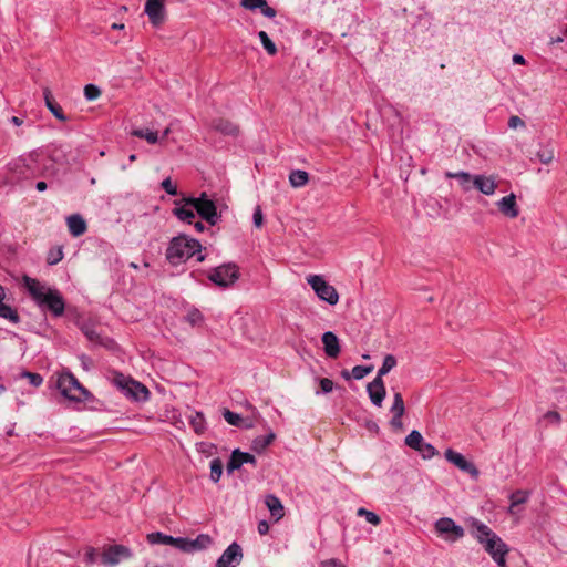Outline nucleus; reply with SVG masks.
<instances>
[{
    "instance_id": "nucleus-7",
    "label": "nucleus",
    "mask_w": 567,
    "mask_h": 567,
    "mask_svg": "<svg viewBox=\"0 0 567 567\" xmlns=\"http://www.w3.org/2000/svg\"><path fill=\"white\" fill-rule=\"evenodd\" d=\"M114 384L121 389L127 398L134 401H146L150 396V391L144 384L122 373H117L114 377Z\"/></svg>"
},
{
    "instance_id": "nucleus-60",
    "label": "nucleus",
    "mask_w": 567,
    "mask_h": 567,
    "mask_svg": "<svg viewBox=\"0 0 567 567\" xmlns=\"http://www.w3.org/2000/svg\"><path fill=\"white\" fill-rule=\"evenodd\" d=\"M245 429H251L254 426V422L250 420H243L241 425Z\"/></svg>"
},
{
    "instance_id": "nucleus-64",
    "label": "nucleus",
    "mask_w": 567,
    "mask_h": 567,
    "mask_svg": "<svg viewBox=\"0 0 567 567\" xmlns=\"http://www.w3.org/2000/svg\"><path fill=\"white\" fill-rule=\"evenodd\" d=\"M112 29H114V30H123L124 29V24L123 23H113L112 24Z\"/></svg>"
},
{
    "instance_id": "nucleus-8",
    "label": "nucleus",
    "mask_w": 567,
    "mask_h": 567,
    "mask_svg": "<svg viewBox=\"0 0 567 567\" xmlns=\"http://www.w3.org/2000/svg\"><path fill=\"white\" fill-rule=\"evenodd\" d=\"M307 282L316 292L317 297L327 303L334 306L339 301V293L336 288L329 285L321 276L310 275L307 277Z\"/></svg>"
},
{
    "instance_id": "nucleus-13",
    "label": "nucleus",
    "mask_w": 567,
    "mask_h": 567,
    "mask_svg": "<svg viewBox=\"0 0 567 567\" xmlns=\"http://www.w3.org/2000/svg\"><path fill=\"white\" fill-rule=\"evenodd\" d=\"M435 530L441 535H450L451 540H457L464 536V528L452 518L442 517L435 522Z\"/></svg>"
},
{
    "instance_id": "nucleus-51",
    "label": "nucleus",
    "mask_w": 567,
    "mask_h": 567,
    "mask_svg": "<svg viewBox=\"0 0 567 567\" xmlns=\"http://www.w3.org/2000/svg\"><path fill=\"white\" fill-rule=\"evenodd\" d=\"M508 126L509 128L516 130L518 127H525V123L519 116L512 115L508 120Z\"/></svg>"
},
{
    "instance_id": "nucleus-26",
    "label": "nucleus",
    "mask_w": 567,
    "mask_h": 567,
    "mask_svg": "<svg viewBox=\"0 0 567 567\" xmlns=\"http://www.w3.org/2000/svg\"><path fill=\"white\" fill-rule=\"evenodd\" d=\"M4 289L0 285V317L9 320L12 323H18L20 321V317L16 309H13L11 306L4 303Z\"/></svg>"
},
{
    "instance_id": "nucleus-34",
    "label": "nucleus",
    "mask_w": 567,
    "mask_h": 567,
    "mask_svg": "<svg viewBox=\"0 0 567 567\" xmlns=\"http://www.w3.org/2000/svg\"><path fill=\"white\" fill-rule=\"evenodd\" d=\"M190 425L197 434L204 433L206 429V421L202 412H196L190 416Z\"/></svg>"
},
{
    "instance_id": "nucleus-25",
    "label": "nucleus",
    "mask_w": 567,
    "mask_h": 567,
    "mask_svg": "<svg viewBox=\"0 0 567 567\" xmlns=\"http://www.w3.org/2000/svg\"><path fill=\"white\" fill-rule=\"evenodd\" d=\"M69 231L72 236L79 237L86 231V223L79 214H73L66 218Z\"/></svg>"
},
{
    "instance_id": "nucleus-48",
    "label": "nucleus",
    "mask_w": 567,
    "mask_h": 567,
    "mask_svg": "<svg viewBox=\"0 0 567 567\" xmlns=\"http://www.w3.org/2000/svg\"><path fill=\"white\" fill-rule=\"evenodd\" d=\"M527 501V496L524 492L517 491L516 493H513L511 496V506H517L519 504H523Z\"/></svg>"
},
{
    "instance_id": "nucleus-42",
    "label": "nucleus",
    "mask_w": 567,
    "mask_h": 567,
    "mask_svg": "<svg viewBox=\"0 0 567 567\" xmlns=\"http://www.w3.org/2000/svg\"><path fill=\"white\" fill-rule=\"evenodd\" d=\"M185 319L189 324L196 326V324H199L204 320V317L198 309L194 308L187 312Z\"/></svg>"
},
{
    "instance_id": "nucleus-32",
    "label": "nucleus",
    "mask_w": 567,
    "mask_h": 567,
    "mask_svg": "<svg viewBox=\"0 0 567 567\" xmlns=\"http://www.w3.org/2000/svg\"><path fill=\"white\" fill-rule=\"evenodd\" d=\"M396 365V359L393 354H386L383 359L382 365L378 371L377 378H383Z\"/></svg>"
},
{
    "instance_id": "nucleus-62",
    "label": "nucleus",
    "mask_w": 567,
    "mask_h": 567,
    "mask_svg": "<svg viewBox=\"0 0 567 567\" xmlns=\"http://www.w3.org/2000/svg\"><path fill=\"white\" fill-rule=\"evenodd\" d=\"M194 226H195L197 231H204V229H205V226H204V224L202 221H196L194 224Z\"/></svg>"
},
{
    "instance_id": "nucleus-21",
    "label": "nucleus",
    "mask_w": 567,
    "mask_h": 567,
    "mask_svg": "<svg viewBox=\"0 0 567 567\" xmlns=\"http://www.w3.org/2000/svg\"><path fill=\"white\" fill-rule=\"evenodd\" d=\"M213 539L207 534H199L195 539L185 538L183 551L184 553H194L198 550L206 549L209 545H212Z\"/></svg>"
},
{
    "instance_id": "nucleus-18",
    "label": "nucleus",
    "mask_w": 567,
    "mask_h": 567,
    "mask_svg": "<svg viewBox=\"0 0 567 567\" xmlns=\"http://www.w3.org/2000/svg\"><path fill=\"white\" fill-rule=\"evenodd\" d=\"M496 205L505 217L516 218L519 215L516 196L513 193L499 199Z\"/></svg>"
},
{
    "instance_id": "nucleus-43",
    "label": "nucleus",
    "mask_w": 567,
    "mask_h": 567,
    "mask_svg": "<svg viewBox=\"0 0 567 567\" xmlns=\"http://www.w3.org/2000/svg\"><path fill=\"white\" fill-rule=\"evenodd\" d=\"M101 95V90L94 84L84 86V96L87 101L96 100Z\"/></svg>"
},
{
    "instance_id": "nucleus-29",
    "label": "nucleus",
    "mask_w": 567,
    "mask_h": 567,
    "mask_svg": "<svg viewBox=\"0 0 567 567\" xmlns=\"http://www.w3.org/2000/svg\"><path fill=\"white\" fill-rule=\"evenodd\" d=\"M445 176H446V178L458 179L460 185L462 186V188L465 192L472 189V187H473V176L467 172H463V171L456 172V173L446 172Z\"/></svg>"
},
{
    "instance_id": "nucleus-20",
    "label": "nucleus",
    "mask_w": 567,
    "mask_h": 567,
    "mask_svg": "<svg viewBox=\"0 0 567 567\" xmlns=\"http://www.w3.org/2000/svg\"><path fill=\"white\" fill-rule=\"evenodd\" d=\"M473 187L484 195H493L497 183L493 176L475 175L473 176Z\"/></svg>"
},
{
    "instance_id": "nucleus-45",
    "label": "nucleus",
    "mask_w": 567,
    "mask_h": 567,
    "mask_svg": "<svg viewBox=\"0 0 567 567\" xmlns=\"http://www.w3.org/2000/svg\"><path fill=\"white\" fill-rule=\"evenodd\" d=\"M240 4L248 10H261L262 6H266V0H241Z\"/></svg>"
},
{
    "instance_id": "nucleus-61",
    "label": "nucleus",
    "mask_w": 567,
    "mask_h": 567,
    "mask_svg": "<svg viewBox=\"0 0 567 567\" xmlns=\"http://www.w3.org/2000/svg\"><path fill=\"white\" fill-rule=\"evenodd\" d=\"M80 359H81V361H82V363H83L84 369H85V370H89L87 361H89L90 359H89L85 354H82V355L80 357Z\"/></svg>"
},
{
    "instance_id": "nucleus-55",
    "label": "nucleus",
    "mask_w": 567,
    "mask_h": 567,
    "mask_svg": "<svg viewBox=\"0 0 567 567\" xmlns=\"http://www.w3.org/2000/svg\"><path fill=\"white\" fill-rule=\"evenodd\" d=\"M257 528L260 535H266L269 532V524L266 520H260Z\"/></svg>"
},
{
    "instance_id": "nucleus-15",
    "label": "nucleus",
    "mask_w": 567,
    "mask_h": 567,
    "mask_svg": "<svg viewBox=\"0 0 567 567\" xmlns=\"http://www.w3.org/2000/svg\"><path fill=\"white\" fill-rule=\"evenodd\" d=\"M244 464L256 465L255 456L248 452H241L239 449L234 450L226 466L227 473L231 474L235 470L240 468Z\"/></svg>"
},
{
    "instance_id": "nucleus-19",
    "label": "nucleus",
    "mask_w": 567,
    "mask_h": 567,
    "mask_svg": "<svg viewBox=\"0 0 567 567\" xmlns=\"http://www.w3.org/2000/svg\"><path fill=\"white\" fill-rule=\"evenodd\" d=\"M405 406L404 401L400 392H395L393 395V403L390 409V412L393 414L390 424L393 427L400 429L402 427V416L404 414Z\"/></svg>"
},
{
    "instance_id": "nucleus-9",
    "label": "nucleus",
    "mask_w": 567,
    "mask_h": 567,
    "mask_svg": "<svg viewBox=\"0 0 567 567\" xmlns=\"http://www.w3.org/2000/svg\"><path fill=\"white\" fill-rule=\"evenodd\" d=\"M133 556L131 548L124 545H110L105 547L101 555V563L105 566H115Z\"/></svg>"
},
{
    "instance_id": "nucleus-37",
    "label": "nucleus",
    "mask_w": 567,
    "mask_h": 567,
    "mask_svg": "<svg viewBox=\"0 0 567 567\" xmlns=\"http://www.w3.org/2000/svg\"><path fill=\"white\" fill-rule=\"evenodd\" d=\"M173 213L178 219L188 224H192L193 219L195 218V213L192 209L185 207H176Z\"/></svg>"
},
{
    "instance_id": "nucleus-59",
    "label": "nucleus",
    "mask_w": 567,
    "mask_h": 567,
    "mask_svg": "<svg viewBox=\"0 0 567 567\" xmlns=\"http://www.w3.org/2000/svg\"><path fill=\"white\" fill-rule=\"evenodd\" d=\"M10 122H11L13 125H16V126H20V125H22L23 120H22L21 117H18V116H12V117L10 118Z\"/></svg>"
},
{
    "instance_id": "nucleus-30",
    "label": "nucleus",
    "mask_w": 567,
    "mask_h": 567,
    "mask_svg": "<svg viewBox=\"0 0 567 567\" xmlns=\"http://www.w3.org/2000/svg\"><path fill=\"white\" fill-rule=\"evenodd\" d=\"M275 437L276 435L274 432L255 437L251 443L252 451L257 453L264 452L274 442Z\"/></svg>"
},
{
    "instance_id": "nucleus-2",
    "label": "nucleus",
    "mask_w": 567,
    "mask_h": 567,
    "mask_svg": "<svg viewBox=\"0 0 567 567\" xmlns=\"http://www.w3.org/2000/svg\"><path fill=\"white\" fill-rule=\"evenodd\" d=\"M23 284L40 307H47L54 317H61L64 313L65 302L59 290L47 288L28 276L23 277Z\"/></svg>"
},
{
    "instance_id": "nucleus-38",
    "label": "nucleus",
    "mask_w": 567,
    "mask_h": 567,
    "mask_svg": "<svg viewBox=\"0 0 567 567\" xmlns=\"http://www.w3.org/2000/svg\"><path fill=\"white\" fill-rule=\"evenodd\" d=\"M357 515L360 516V517H364L367 519L368 523L377 526L380 524L381 519L380 517L371 512V511H368L363 507H360L358 511H357Z\"/></svg>"
},
{
    "instance_id": "nucleus-28",
    "label": "nucleus",
    "mask_w": 567,
    "mask_h": 567,
    "mask_svg": "<svg viewBox=\"0 0 567 567\" xmlns=\"http://www.w3.org/2000/svg\"><path fill=\"white\" fill-rule=\"evenodd\" d=\"M80 330L83 332V334L87 338L89 341L93 343L101 344L102 339L101 336L95 330V326L92 321H82L80 324Z\"/></svg>"
},
{
    "instance_id": "nucleus-10",
    "label": "nucleus",
    "mask_w": 567,
    "mask_h": 567,
    "mask_svg": "<svg viewBox=\"0 0 567 567\" xmlns=\"http://www.w3.org/2000/svg\"><path fill=\"white\" fill-rule=\"evenodd\" d=\"M405 444L410 449L419 452L424 460L432 458L439 453L431 443H427L423 440L422 434L417 430L410 432V434L405 437Z\"/></svg>"
},
{
    "instance_id": "nucleus-57",
    "label": "nucleus",
    "mask_w": 567,
    "mask_h": 567,
    "mask_svg": "<svg viewBox=\"0 0 567 567\" xmlns=\"http://www.w3.org/2000/svg\"><path fill=\"white\" fill-rule=\"evenodd\" d=\"M513 62H514L515 64H525V63H526V60H525V58H524L523 55H520V54H514V55H513Z\"/></svg>"
},
{
    "instance_id": "nucleus-12",
    "label": "nucleus",
    "mask_w": 567,
    "mask_h": 567,
    "mask_svg": "<svg viewBox=\"0 0 567 567\" xmlns=\"http://www.w3.org/2000/svg\"><path fill=\"white\" fill-rule=\"evenodd\" d=\"M444 456L447 462L455 465L461 471L470 474L472 477H477L480 472L477 467L470 461H467L461 453L454 451L453 449H447L444 453Z\"/></svg>"
},
{
    "instance_id": "nucleus-22",
    "label": "nucleus",
    "mask_w": 567,
    "mask_h": 567,
    "mask_svg": "<svg viewBox=\"0 0 567 567\" xmlns=\"http://www.w3.org/2000/svg\"><path fill=\"white\" fill-rule=\"evenodd\" d=\"M323 350L329 358H337L340 354L338 337L332 331H327L321 337Z\"/></svg>"
},
{
    "instance_id": "nucleus-58",
    "label": "nucleus",
    "mask_w": 567,
    "mask_h": 567,
    "mask_svg": "<svg viewBox=\"0 0 567 567\" xmlns=\"http://www.w3.org/2000/svg\"><path fill=\"white\" fill-rule=\"evenodd\" d=\"M48 185L45 182L43 181H40L37 183L35 185V188L39 190V192H44L47 189Z\"/></svg>"
},
{
    "instance_id": "nucleus-35",
    "label": "nucleus",
    "mask_w": 567,
    "mask_h": 567,
    "mask_svg": "<svg viewBox=\"0 0 567 567\" xmlns=\"http://www.w3.org/2000/svg\"><path fill=\"white\" fill-rule=\"evenodd\" d=\"M134 136H137L140 138L146 140L150 144H155L158 142V134L157 132L151 131L148 128H140L134 130L132 133Z\"/></svg>"
},
{
    "instance_id": "nucleus-44",
    "label": "nucleus",
    "mask_w": 567,
    "mask_h": 567,
    "mask_svg": "<svg viewBox=\"0 0 567 567\" xmlns=\"http://www.w3.org/2000/svg\"><path fill=\"white\" fill-rule=\"evenodd\" d=\"M21 375L23 378H27L30 384L35 388L40 386L43 383V378L39 373L24 371Z\"/></svg>"
},
{
    "instance_id": "nucleus-52",
    "label": "nucleus",
    "mask_w": 567,
    "mask_h": 567,
    "mask_svg": "<svg viewBox=\"0 0 567 567\" xmlns=\"http://www.w3.org/2000/svg\"><path fill=\"white\" fill-rule=\"evenodd\" d=\"M261 13L267 18H275L277 12L272 7L268 6V3L266 2V6H262L261 8Z\"/></svg>"
},
{
    "instance_id": "nucleus-1",
    "label": "nucleus",
    "mask_w": 567,
    "mask_h": 567,
    "mask_svg": "<svg viewBox=\"0 0 567 567\" xmlns=\"http://www.w3.org/2000/svg\"><path fill=\"white\" fill-rule=\"evenodd\" d=\"M202 244L197 239L181 234L169 240L165 257L172 266L182 265L193 256H196V260L202 262L206 258L202 254Z\"/></svg>"
},
{
    "instance_id": "nucleus-50",
    "label": "nucleus",
    "mask_w": 567,
    "mask_h": 567,
    "mask_svg": "<svg viewBox=\"0 0 567 567\" xmlns=\"http://www.w3.org/2000/svg\"><path fill=\"white\" fill-rule=\"evenodd\" d=\"M252 219H254V225L259 228L262 226V223H264V216H262V210H261V207L260 206H257L254 210V215H252Z\"/></svg>"
},
{
    "instance_id": "nucleus-39",
    "label": "nucleus",
    "mask_w": 567,
    "mask_h": 567,
    "mask_svg": "<svg viewBox=\"0 0 567 567\" xmlns=\"http://www.w3.org/2000/svg\"><path fill=\"white\" fill-rule=\"evenodd\" d=\"M536 157L543 164H549L555 157V152L551 147H543L536 153Z\"/></svg>"
},
{
    "instance_id": "nucleus-40",
    "label": "nucleus",
    "mask_w": 567,
    "mask_h": 567,
    "mask_svg": "<svg viewBox=\"0 0 567 567\" xmlns=\"http://www.w3.org/2000/svg\"><path fill=\"white\" fill-rule=\"evenodd\" d=\"M223 416L226 420V422L229 423L230 425H234V426L241 425L243 417L238 413H235L228 409H225L223 412Z\"/></svg>"
},
{
    "instance_id": "nucleus-54",
    "label": "nucleus",
    "mask_w": 567,
    "mask_h": 567,
    "mask_svg": "<svg viewBox=\"0 0 567 567\" xmlns=\"http://www.w3.org/2000/svg\"><path fill=\"white\" fill-rule=\"evenodd\" d=\"M321 567H346L342 563L337 559H329L321 564Z\"/></svg>"
},
{
    "instance_id": "nucleus-16",
    "label": "nucleus",
    "mask_w": 567,
    "mask_h": 567,
    "mask_svg": "<svg viewBox=\"0 0 567 567\" xmlns=\"http://www.w3.org/2000/svg\"><path fill=\"white\" fill-rule=\"evenodd\" d=\"M367 391L372 404L381 406L386 394L383 379L375 377L374 380L368 384Z\"/></svg>"
},
{
    "instance_id": "nucleus-3",
    "label": "nucleus",
    "mask_w": 567,
    "mask_h": 567,
    "mask_svg": "<svg viewBox=\"0 0 567 567\" xmlns=\"http://www.w3.org/2000/svg\"><path fill=\"white\" fill-rule=\"evenodd\" d=\"M474 537L483 545L485 551L493 558L498 567H506L508 546L487 525L474 520L472 524Z\"/></svg>"
},
{
    "instance_id": "nucleus-56",
    "label": "nucleus",
    "mask_w": 567,
    "mask_h": 567,
    "mask_svg": "<svg viewBox=\"0 0 567 567\" xmlns=\"http://www.w3.org/2000/svg\"><path fill=\"white\" fill-rule=\"evenodd\" d=\"M546 417L554 421V422H557L559 423L560 422V414L556 411H549L546 413Z\"/></svg>"
},
{
    "instance_id": "nucleus-4",
    "label": "nucleus",
    "mask_w": 567,
    "mask_h": 567,
    "mask_svg": "<svg viewBox=\"0 0 567 567\" xmlns=\"http://www.w3.org/2000/svg\"><path fill=\"white\" fill-rule=\"evenodd\" d=\"M56 385L63 396L74 402H85L92 396L91 392L69 371L59 375Z\"/></svg>"
},
{
    "instance_id": "nucleus-17",
    "label": "nucleus",
    "mask_w": 567,
    "mask_h": 567,
    "mask_svg": "<svg viewBox=\"0 0 567 567\" xmlns=\"http://www.w3.org/2000/svg\"><path fill=\"white\" fill-rule=\"evenodd\" d=\"M147 540L150 544H163L171 545L183 551L185 537H173L162 532H154L147 535Z\"/></svg>"
},
{
    "instance_id": "nucleus-33",
    "label": "nucleus",
    "mask_w": 567,
    "mask_h": 567,
    "mask_svg": "<svg viewBox=\"0 0 567 567\" xmlns=\"http://www.w3.org/2000/svg\"><path fill=\"white\" fill-rule=\"evenodd\" d=\"M258 38L264 49L267 51L269 55H275L277 53V47L274 43V41L268 37L266 31H259Z\"/></svg>"
},
{
    "instance_id": "nucleus-46",
    "label": "nucleus",
    "mask_w": 567,
    "mask_h": 567,
    "mask_svg": "<svg viewBox=\"0 0 567 567\" xmlns=\"http://www.w3.org/2000/svg\"><path fill=\"white\" fill-rule=\"evenodd\" d=\"M63 258V251L61 248L56 250H50L47 257V262L49 265H56Z\"/></svg>"
},
{
    "instance_id": "nucleus-31",
    "label": "nucleus",
    "mask_w": 567,
    "mask_h": 567,
    "mask_svg": "<svg viewBox=\"0 0 567 567\" xmlns=\"http://www.w3.org/2000/svg\"><path fill=\"white\" fill-rule=\"evenodd\" d=\"M309 182V174L306 171L295 169L289 174V183L292 187L299 188Z\"/></svg>"
},
{
    "instance_id": "nucleus-53",
    "label": "nucleus",
    "mask_w": 567,
    "mask_h": 567,
    "mask_svg": "<svg viewBox=\"0 0 567 567\" xmlns=\"http://www.w3.org/2000/svg\"><path fill=\"white\" fill-rule=\"evenodd\" d=\"M96 549L94 548H90L86 554H85V560L89 563V564H93L96 559Z\"/></svg>"
},
{
    "instance_id": "nucleus-27",
    "label": "nucleus",
    "mask_w": 567,
    "mask_h": 567,
    "mask_svg": "<svg viewBox=\"0 0 567 567\" xmlns=\"http://www.w3.org/2000/svg\"><path fill=\"white\" fill-rule=\"evenodd\" d=\"M265 503H266L271 516L275 517L276 520H279L280 518L284 517V515H285L284 506H282L281 501L277 496L271 495V494L267 495Z\"/></svg>"
},
{
    "instance_id": "nucleus-24",
    "label": "nucleus",
    "mask_w": 567,
    "mask_h": 567,
    "mask_svg": "<svg viewBox=\"0 0 567 567\" xmlns=\"http://www.w3.org/2000/svg\"><path fill=\"white\" fill-rule=\"evenodd\" d=\"M43 97L45 106L53 116L61 122H66L68 117L64 115L62 107L54 101L51 91L48 87L43 90Z\"/></svg>"
},
{
    "instance_id": "nucleus-23",
    "label": "nucleus",
    "mask_w": 567,
    "mask_h": 567,
    "mask_svg": "<svg viewBox=\"0 0 567 567\" xmlns=\"http://www.w3.org/2000/svg\"><path fill=\"white\" fill-rule=\"evenodd\" d=\"M210 126L223 135L237 136L239 134V127L229 120L223 117L213 120Z\"/></svg>"
},
{
    "instance_id": "nucleus-11",
    "label": "nucleus",
    "mask_w": 567,
    "mask_h": 567,
    "mask_svg": "<svg viewBox=\"0 0 567 567\" xmlns=\"http://www.w3.org/2000/svg\"><path fill=\"white\" fill-rule=\"evenodd\" d=\"M243 559L241 546L231 543L216 561V567H237Z\"/></svg>"
},
{
    "instance_id": "nucleus-6",
    "label": "nucleus",
    "mask_w": 567,
    "mask_h": 567,
    "mask_svg": "<svg viewBox=\"0 0 567 567\" xmlns=\"http://www.w3.org/2000/svg\"><path fill=\"white\" fill-rule=\"evenodd\" d=\"M239 268L235 262L217 266L208 274V279L218 287L228 288L239 279Z\"/></svg>"
},
{
    "instance_id": "nucleus-49",
    "label": "nucleus",
    "mask_w": 567,
    "mask_h": 567,
    "mask_svg": "<svg viewBox=\"0 0 567 567\" xmlns=\"http://www.w3.org/2000/svg\"><path fill=\"white\" fill-rule=\"evenodd\" d=\"M320 389L323 393H330L333 390V381L328 378H322L319 381Z\"/></svg>"
},
{
    "instance_id": "nucleus-36",
    "label": "nucleus",
    "mask_w": 567,
    "mask_h": 567,
    "mask_svg": "<svg viewBox=\"0 0 567 567\" xmlns=\"http://www.w3.org/2000/svg\"><path fill=\"white\" fill-rule=\"evenodd\" d=\"M223 474V462L216 457L210 462V480L214 483H218Z\"/></svg>"
},
{
    "instance_id": "nucleus-14",
    "label": "nucleus",
    "mask_w": 567,
    "mask_h": 567,
    "mask_svg": "<svg viewBox=\"0 0 567 567\" xmlns=\"http://www.w3.org/2000/svg\"><path fill=\"white\" fill-rule=\"evenodd\" d=\"M165 1L166 0H146L145 13L148 16L151 23L155 27L162 24L165 20Z\"/></svg>"
},
{
    "instance_id": "nucleus-5",
    "label": "nucleus",
    "mask_w": 567,
    "mask_h": 567,
    "mask_svg": "<svg viewBox=\"0 0 567 567\" xmlns=\"http://www.w3.org/2000/svg\"><path fill=\"white\" fill-rule=\"evenodd\" d=\"M184 200L210 226L217 225L220 220L221 215L217 212L215 202L209 199L206 193H202L199 197H187Z\"/></svg>"
},
{
    "instance_id": "nucleus-41",
    "label": "nucleus",
    "mask_w": 567,
    "mask_h": 567,
    "mask_svg": "<svg viewBox=\"0 0 567 567\" xmlns=\"http://www.w3.org/2000/svg\"><path fill=\"white\" fill-rule=\"evenodd\" d=\"M373 370V365H355L352 371V378L355 380L363 379L367 374H369Z\"/></svg>"
},
{
    "instance_id": "nucleus-63",
    "label": "nucleus",
    "mask_w": 567,
    "mask_h": 567,
    "mask_svg": "<svg viewBox=\"0 0 567 567\" xmlns=\"http://www.w3.org/2000/svg\"><path fill=\"white\" fill-rule=\"evenodd\" d=\"M341 375H342V378H344L346 380H349V379L352 377L351 372H349L348 370H343V371L341 372Z\"/></svg>"
},
{
    "instance_id": "nucleus-47",
    "label": "nucleus",
    "mask_w": 567,
    "mask_h": 567,
    "mask_svg": "<svg viewBox=\"0 0 567 567\" xmlns=\"http://www.w3.org/2000/svg\"><path fill=\"white\" fill-rule=\"evenodd\" d=\"M162 188L169 195L176 196L177 195V187L175 184H173L172 179L169 177L165 178L162 182Z\"/></svg>"
}]
</instances>
